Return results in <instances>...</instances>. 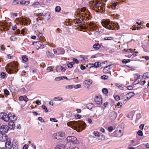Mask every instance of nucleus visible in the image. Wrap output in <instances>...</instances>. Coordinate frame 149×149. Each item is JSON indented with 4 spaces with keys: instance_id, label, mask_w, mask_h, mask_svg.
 <instances>
[{
    "instance_id": "nucleus-55",
    "label": "nucleus",
    "mask_w": 149,
    "mask_h": 149,
    "mask_svg": "<svg viewBox=\"0 0 149 149\" xmlns=\"http://www.w3.org/2000/svg\"><path fill=\"white\" fill-rule=\"evenodd\" d=\"M4 93L7 95H8L9 94V92L7 89L4 90Z\"/></svg>"
},
{
    "instance_id": "nucleus-31",
    "label": "nucleus",
    "mask_w": 149,
    "mask_h": 149,
    "mask_svg": "<svg viewBox=\"0 0 149 149\" xmlns=\"http://www.w3.org/2000/svg\"><path fill=\"white\" fill-rule=\"evenodd\" d=\"M86 107L88 109L91 110L93 107V105L92 103H89L86 104Z\"/></svg>"
},
{
    "instance_id": "nucleus-44",
    "label": "nucleus",
    "mask_w": 149,
    "mask_h": 149,
    "mask_svg": "<svg viewBox=\"0 0 149 149\" xmlns=\"http://www.w3.org/2000/svg\"><path fill=\"white\" fill-rule=\"evenodd\" d=\"M65 147L66 148H69L71 146V144L69 142H68L66 143L65 144Z\"/></svg>"
},
{
    "instance_id": "nucleus-61",
    "label": "nucleus",
    "mask_w": 149,
    "mask_h": 149,
    "mask_svg": "<svg viewBox=\"0 0 149 149\" xmlns=\"http://www.w3.org/2000/svg\"><path fill=\"white\" fill-rule=\"evenodd\" d=\"M123 53H125L126 52H130V49H125L123 50Z\"/></svg>"
},
{
    "instance_id": "nucleus-8",
    "label": "nucleus",
    "mask_w": 149,
    "mask_h": 149,
    "mask_svg": "<svg viewBox=\"0 0 149 149\" xmlns=\"http://www.w3.org/2000/svg\"><path fill=\"white\" fill-rule=\"evenodd\" d=\"M68 142H70L73 144H78L79 142L77 138L73 136H69L66 138Z\"/></svg>"
},
{
    "instance_id": "nucleus-40",
    "label": "nucleus",
    "mask_w": 149,
    "mask_h": 149,
    "mask_svg": "<svg viewBox=\"0 0 149 149\" xmlns=\"http://www.w3.org/2000/svg\"><path fill=\"white\" fill-rule=\"evenodd\" d=\"M61 8L60 6H56L55 8V11L57 12H59L61 11Z\"/></svg>"
},
{
    "instance_id": "nucleus-64",
    "label": "nucleus",
    "mask_w": 149,
    "mask_h": 149,
    "mask_svg": "<svg viewBox=\"0 0 149 149\" xmlns=\"http://www.w3.org/2000/svg\"><path fill=\"white\" fill-rule=\"evenodd\" d=\"M73 62L74 63L75 62L77 64H78L79 63V61L77 59L74 58L73 59Z\"/></svg>"
},
{
    "instance_id": "nucleus-41",
    "label": "nucleus",
    "mask_w": 149,
    "mask_h": 149,
    "mask_svg": "<svg viewBox=\"0 0 149 149\" xmlns=\"http://www.w3.org/2000/svg\"><path fill=\"white\" fill-rule=\"evenodd\" d=\"M116 86L118 87V88L121 90H123L124 89V86H123L121 85L120 86L119 84H116Z\"/></svg>"
},
{
    "instance_id": "nucleus-32",
    "label": "nucleus",
    "mask_w": 149,
    "mask_h": 149,
    "mask_svg": "<svg viewBox=\"0 0 149 149\" xmlns=\"http://www.w3.org/2000/svg\"><path fill=\"white\" fill-rule=\"evenodd\" d=\"M90 65H91V66L90 67H94L95 68H97L98 67L100 66V63L99 62H96L94 64H91Z\"/></svg>"
},
{
    "instance_id": "nucleus-10",
    "label": "nucleus",
    "mask_w": 149,
    "mask_h": 149,
    "mask_svg": "<svg viewBox=\"0 0 149 149\" xmlns=\"http://www.w3.org/2000/svg\"><path fill=\"white\" fill-rule=\"evenodd\" d=\"M8 25L6 22H1L0 23V30L3 31L8 29Z\"/></svg>"
},
{
    "instance_id": "nucleus-26",
    "label": "nucleus",
    "mask_w": 149,
    "mask_h": 149,
    "mask_svg": "<svg viewBox=\"0 0 149 149\" xmlns=\"http://www.w3.org/2000/svg\"><path fill=\"white\" fill-rule=\"evenodd\" d=\"M8 114H10V116H11V117H9V120H12L13 121L17 119V118L16 117L15 115L12 114L11 113H9Z\"/></svg>"
},
{
    "instance_id": "nucleus-63",
    "label": "nucleus",
    "mask_w": 149,
    "mask_h": 149,
    "mask_svg": "<svg viewBox=\"0 0 149 149\" xmlns=\"http://www.w3.org/2000/svg\"><path fill=\"white\" fill-rule=\"evenodd\" d=\"M108 77L106 75H103L101 77V79H107Z\"/></svg>"
},
{
    "instance_id": "nucleus-53",
    "label": "nucleus",
    "mask_w": 149,
    "mask_h": 149,
    "mask_svg": "<svg viewBox=\"0 0 149 149\" xmlns=\"http://www.w3.org/2000/svg\"><path fill=\"white\" fill-rule=\"evenodd\" d=\"M130 93H128L125 96V97L127 98V99H125V100H127L130 98V96H128V95Z\"/></svg>"
},
{
    "instance_id": "nucleus-1",
    "label": "nucleus",
    "mask_w": 149,
    "mask_h": 149,
    "mask_svg": "<svg viewBox=\"0 0 149 149\" xmlns=\"http://www.w3.org/2000/svg\"><path fill=\"white\" fill-rule=\"evenodd\" d=\"M67 125L73 129H79V132L84 129L86 127V124L84 122L80 121H70L67 123Z\"/></svg>"
},
{
    "instance_id": "nucleus-3",
    "label": "nucleus",
    "mask_w": 149,
    "mask_h": 149,
    "mask_svg": "<svg viewBox=\"0 0 149 149\" xmlns=\"http://www.w3.org/2000/svg\"><path fill=\"white\" fill-rule=\"evenodd\" d=\"M102 25L107 29L109 30H118L119 26L118 24L113 23L109 20H103L101 23Z\"/></svg>"
},
{
    "instance_id": "nucleus-25",
    "label": "nucleus",
    "mask_w": 149,
    "mask_h": 149,
    "mask_svg": "<svg viewBox=\"0 0 149 149\" xmlns=\"http://www.w3.org/2000/svg\"><path fill=\"white\" fill-rule=\"evenodd\" d=\"M107 61H105L101 63H100V67L104 68L106 67L107 66V65H109L107 64Z\"/></svg>"
},
{
    "instance_id": "nucleus-52",
    "label": "nucleus",
    "mask_w": 149,
    "mask_h": 149,
    "mask_svg": "<svg viewBox=\"0 0 149 149\" xmlns=\"http://www.w3.org/2000/svg\"><path fill=\"white\" fill-rule=\"evenodd\" d=\"M105 40H110L113 39V38L112 37H105L104 38Z\"/></svg>"
},
{
    "instance_id": "nucleus-43",
    "label": "nucleus",
    "mask_w": 149,
    "mask_h": 149,
    "mask_svg": "<svg viewBox=\"0 0 149 149\" xmlns=\"http://www.w3.org/2000/svg\"><path fill=\"white\" fill-rule=\"evenodd\" d=\"M17 39V37L15 36H12L10 37V40L13 41H15Z\"/></svg>"
},
{
    "instance_id": "nucleus-28",
    "label": "nucleus",
    "mask_w": 149,
    "mask_h": 149,
    "mask_svg": "<svg viewBox=\"0 0 149 149\" xmlns=\"http://www.w3.org/2000/svg\"><path fill=\"white\" fill-rule=\"evenodd\" d=\"M9 128L10 129H12L15 127V124L13 121L11 120L8 124Z\"/></svg>"
},
{
    "instance_id": "nucleus-62",
    "label": "nucleus",
    "mask_w": 149,
    "mask_h": 149,
    "mask_svg": "<svg viewBox=\"0 0 149 149\" xmlns=\"http://www.w3.org/2000/svg\"><path fill=\"white\" fill-rule=\"evenodd\" d=\"M22 60L25 62L27 61L28 60V58L26 56H24L22 57Z\"/></svg>"
},
{
    "instance_id": "nucleus-12",
    "label": "nucleus",
    "mask_w": 149,
    "mask_h": 149,
    "mask_svg": "<svg viewBox=\"0 0 149 149\" xmlns=\"http://www.w3.org/2000/svg\"><path fill=\"white\" fill-rule=\"evenodd\" d=\"M117 116V113L114 111L110 112L109 113V118L112 121L114 120Z\"/></svg>"
},
{
    "instance_id": "nucleus-24",
    "label": "nucleus",
    "mask_w": 149,
    "mask_h": 149,
    "mask_svg": "<svg viewBox=\"0 0 149 149\" xmlns=\"http://www.w3.org/2000/svg\"><path fill=\"white\" fill-rule=\"evenodd\" d=\"M92 80L88 79L84 81V83L85 85H88V86L92 84Z\"/></svg>"
},
{
    "instance_id": "nucleus-5",
    "label": "nucleus",
    "mask_w": 149,
    "mask_h": 149,
    "mask_svg": "<svg viewBox=\"0 0 149 149\" xmlns=\"http://www.w3.org/2000/svg\"><path fill=\"white\" fill-rule=\"evenodd\" d=\"M82 16V18L81 17L79 19H74L73 22L75 24H79L82 23L84 21V20H87L88 19V15L85 13H83Z\"/></svg>"
},
{
    "instance_id": "nucleus-46",
    "label": "nucleus",
    "mask_w": 149,
    "mask_h": 149,
    "mask_svg": "<svg viewBox=\"0 0 149 149\" xmlns=\"http://www.w3.org/2000/svg\"><path fill=\"white\" fill-rule=\"evenodd\" d=\"M58 51H60L61 52L58 54H63L64 53L65 51L64 49L63 48H60L58 49Z\"/></svg>"
},
{
    "instance_id": "nucleus-30",
    "label": "nucleus",
    "mask_w": 149,
    "mask_h": 149,
    "mask_svg": "<svg viewBox=\"0 0 149 149\" xmlns=\"http://www.w3.org/2000/svg\"><path fill=\"white\" fill-rule=\"evenodd\" d=\"M46 54L47 57L48 58H51L54 56V54L48 51L47 52Z\"/></svg>"
},
{
    "instance_id": "nucleus-60",
    "label": "nucleus",
    "mask_w": 149,
    "mask_h": 149,
    "mask_svg": "<svg viewBox=\"0 0 149 149\" xmlns=\"http://www.w3.org/2000/svg\"><path fill=\"white\" fill-rule=\"evenodd\" d=\"M78 27H79L80 29H86V26H83L81 25H78Z\"/></svg>"
},
{
    "instance_id": "nucleus-33",
    "label": "nucleus",
    "mask_w": 149,
    "mask_h": 149,
    "mask_svg": "<svg viewBox=\"0 0 149 149\" xmlns=\"http://www.w3.org/2000/svg\"><path fill=\"white\" fill-rule=\"evenodd\" d=\"M54 100L55 101H60L63 100V98L61 97L58 96L55 97L54 99Z\"/></svg>"
},
{
    "instance_id": "nucleus-17",
    "label": "nucleus",
    "mask_w": 149,
    "mask_h": 149,
    "mask_svg": "<svg viewBox=\"0 0 149 149\" xmlns=\"http://www.w3.org/2000/svg\"><path fill=\"white\" fill-rule=\"evenodd\" d=\"M12 143L10 140L7 139L5 143V149H11L12 148Z\"/></svg>"
},
{
    "instance_id": "nucleus-42",
    "label": "nucleus",
    "mask_w": 149,
    "mask_h": 149,
    "mask_svg": "<svg viewBox=\"0 0 149 149\" xmlns=\"http://www.w3.org/2000/svg\"><path fill=\"white\" fill-rule=\"evenodd\" d=\"M130 59H124L122 60V62L123 63L125 64L127 63L130 62Z\"/></svg>"
},
{
    "instance_id": "nucleus-19",
    "label": "nucleus",
    "mask_w": 149,
    "mask_h": 149,
    "mask_svg": "<svg viewBox=\"0 0 149 149\" xmlns=\"http://www.w3.org/2000/svg\"><path fill=\"white\" fill-rule=\"evenodd\" d=\"M20 23L22 25H27L29 22V20L27 18H22L20 19Z\"/></svg>"
},
{
    "instance_id": "nucleus-50",
    "label": "nucleus",
    "mask_w": 149,
    "mask_h": 149,
    "mask_svg": "<svg viewBox=\"0 0 149 149\" xmlns=\"http://www.w3.org/2000/svg\"><path fill=\"white\" fill-rule=\"evenodd\" d=\"M42 108L43 109L45 110V112L47 113L48 112V110L47 108L44 105H42Z\"/></svg>"
},
{
    "instance_id": "nucleus-27",
    "label": "nucleus",
    "mask_w": 149,
    "mask_h": 149,
    "mask_svg": "<svg viewBox=\"0 0 149 149\" xmlns=\"http://www.w3.org/2000/svg\"><path fill=\"white\" fill-rule=\"evenodd\" d=\"M89 26L90 28L93 30H95L96 29V26L92 23H90L89 24Z\"/></svg>"
},
{
    "instance_id": "nucleus-9",
    "label": "nucleus",
    "mask_w": 149,
    "mask_h": 149,
    "mask_svg": "<svg viewBox=\"0 0 149 149\" xmlns=\"http://www.w3.org/2000/svg\"><path fill=\"white\" fill-rule=\"evenodd\" d=\"M133 76L135 79V81L133 82L134 84L139 83V82L141 81L142 79V78L138 74H134Z\"/></svg>"
},
{
    "instance_id": "nucleus-29",
    "label": "nucleus",
    "mask_w": 149,
    "mask_h": 149,
    "mask_svg": "<svg viewBox=\"0 0 149 149\" xmlns=\"http://www.w3.org/2000/svg\"><path fill=\"white\" fill-rule=\"evenodd\" d=\"M141 114L138 113L136 115V117L135 122L136 123H139L141 121L139 119L141 118Z\"/></svg>"
},
{
    "instance_id": "nucleus-7",
    "label": "nucleus",
    "mask_w": 149,
    "mask_h": 149,
    "mask_svg": "<svg viewBox=\"0 0 149 149\" xmlns=\"http://www.w3.org/2000/svg\"><path fill=\"white\" fill-rule=\"evenodd\" d=\"M65 136V133L63 132H60L54 134V138L57 139H61L63 138Z\"/></svg>"
},
{
    "instance_id": "nucleus-20",
    "label": "nucleus",
    "mask_w": 149,
    "mask_h": 149,
    "mask_svg": "<svg viewBox=\"0 0 149 149\" xmlns=\"http://www.w3.org/2000/svg\"><path fill=\"white\" fill-rule=\"evenodd\" d=\"M17 141L16 140H14L12 142V147L13 149H18Z\"/></svg>"
},
{
    "instance_id": "nucleus-51",
    "label": "nucleus",
    "mask_w": 149,
    "mask_h": 149,
    "mask_svg": "<svg viewBox=\"0 0 149 149\" xmlns=\"http://www.w3.org/2000/svg\"><path fill=\"white\" fill-rule=\"evenodd\" d=\"M117 6L116 3H112L111 5V7L113 8H115Z\"/></svg>"
},
{
    "instance_id": "nucleus-14",
    "label": "nucleus",
    "mask_w": 149,
    "mask_h": 149,
    "mask_svg": "<svg viewBox=\"0 0 149 149\" xmlns=\"http://www.w3.org/2000/svg\"><path fill=\"white\" fill-rule=\"evenodd\" d=\"M8 127L7 125H2L0 127V132L2 133H6L8 131Z\"/></svg>"
},
{
    "instance_id": "nucleus-47",
    "label": "nucleus",
    "mask_w": 149,
    "mask_h": 149,
    "mask_svg": "<svg viewBox=\"0 0 149 149\" xmlns=\"http://www.w3.org/2000/svg\"><path fill=\"white\" fill-rule=\"evenodd\" d=\"M65 88L66 89H71L73 88V86L71 85H67L65 86Z\"/></svg>"
},
{
    "instance_id": "nucleus-15",
    "label": "nucleus",
    "mask_w": 149,
    "mask_h": 149,
    "mask_svg": "<svg viewBox=\"0 0 149 149\" xmlns=\"http://www.w3.org/2000/svg\"><path fill=\"white\" fill-rule=\"evenodd\" d=\"M94 100L96 103L98 104L102 103V100L100 95L96 96L94 98Z\"/></svg>"
},
{
    "instance_id": "nucleus-11",
    "label": "nucleus",
    "mask_w": 149,
    "mask_h": 149,
    "mask_svg": "<svg viewBox=\"0 0 149 149\" xmlns=\"http://www.w3.org/2000/svg\"><path fill=\"white\" fill-rule=\"evenodd\" d=\"M65 142L63 141H61L58 143L54 149H65Z\"/></svg>"
},
{
    "instance_id": "nucleus-4",
    "label": "nucleus",
    "mask_w": 149,
    "mask_h": 149,
    "mask_svg": "<svg viewBox=\"0 0 149 149\" xmlns=\"http://www.w3.org/2000/svg\"><path fill=\"white\" fill-rule=\"evenodd\" d=\"M18 65L16 62H13L7 65L6 67L7 72L10 74L16 73L18 70Z\"/></svg>"
},
{
    "instance_id": "nucleus-39",
    "label": "nucleus",
    "mask_w": 149,
    "mask_h": 149,
    "mask_svg": "<svg viewBox=\"0 0 149 149\" xmlns=\"http://www.w3.org/2000/svg\"><path fill=\"white\" fill-rule=\"evenodd\" d=\"M39 5H40V3L39 2H36L33 3L32 4L31 6L33 7H37V6H39Z\"/></svg>"
},
{
    "instance_id": "nucleus-35",
    "label": "nucleus",
    "mask_w": 149,
    "mask_h": 149,
    "mask_svg": "<svg viewBox=\"0 0 149 149\" xmlns=\"http://www.w3.org/2000/svg\"><path fill=\"white\" fill-rule=\"evenodd\" d=\"M29 3V1H25L24 0H22L20 2V3L21 5L28 4Z\"/></svg>"
},
{
    "instance_id": "nucleus-34",
    "label": "nucleus",
    "mask_w": 149,
    "mask_h": 149,
    "mask_svg": "<svg viewBox=\"0 0 149 149\" xmlns=\"http://www.w3.org/2000/svg\"><path fill=\"white\" fill-rule=\"evenodd\" d=\"M138 53L136 52H134V50L131 49V57L132 56V58L137 56V54Z\"/></svg>"
},
{
    "instance_id": "nucleus-13",
    "label": "nucleus",
    "mask_w": 149,
    "mask_h": 149,
    "mask_svg": "<svg viewBox=\"0 0 149 149\" xmlns=\"http://www.w3.org/2000/svg\"><path fill=\"white\" fill-rule=\"evenodd\" d=\"M50 13H46L42 17L43 19L45 21L50 22L51 21Z\"/></svg>"
},
{
    "instance_id": "nucleus-58",
    "label": "nucleus",
    "mask_w": 149,
    "mask_h": 149,
    "mask_svg": "<svg viewBox=\"0 0 149 149\" xmlns=\"http://www.w3.org/2000/svg\"><path fill=\"white\" fill-rule=\"evenodd\" d=\"M81 85L80 84H77L75 86H73V88L75 89H77L80 88L81 87Z\"/></svg>"
},
{
    "instance_id": "nucleus-2",
    "label": "nucleus",
    "mask_w": 149,
    "mask_h": 149,
    "mask_svg": "<svg viewBox=\"0 0 149 149\" xmlns=\"http://www.w3.org/2000/svg\"><path fill=\"white\" fill-rule=\"evenodd\" d=\"M90 4H92L94 10L97 13L100 12L101 10L104 11L105 10V4L102 3L97 0L91 1Z\"/></svg>"
},
{
    "instance_id": "nucleus-59",
    "label": "nucleus",
    "mask_w": 149,
    "mask_h": 149,
    "mask_svg": "<svg viewBox=\"0 0 149 149\" xmlns=\"http://www.w3.org/2000/svg\"><path fill=\"white\" fill-rule=\"evenodd\" d=\"M5 75H6V74H5V73H4L3 72H2L1 73V77L2 78H4L5 77Z\"/></svg>"
},
{
    "instance_id": "nucleus-48",
    "label": "nucleus",
    "mask_w": 149,
    "mask_h": 149,
    "mask_svg": "<svg viewBox=\"0 0 149 149\" xmlns=\"http://www.w3.org/2000/svg\"><path fill=\"white\" fill-rule=\"evenodd\" d=\"M12 3L13 5H16L19 3V2L18 1V0H14L12 1Z\"/></svg>"
},
{
    "instance_id": "nucleus-6",
    "label": "nucleus",
    "mask_w": 149,
    "mask_h": 149,
    "mask_svg": "<svg viewBox=\"0 0 149 149\" xmlns=\"http://www.w3.org/2000/svg\"><path fill=\"white\" fill-rule=\"evenodd\" d=\"M10 114L8 115L5 113H0V118L6 122H8L9 120V117H11Z\"/></svg>"
},
{
    "instance_id": "nucleus-49",
    "label": "nucleus",
    "mask_w": 149,
    "mask_h": 149,
    "mask_svg": "<svg viewBox=\"0 0 149 149\" xmlns=\"http://www.w3.org/2000/svg\"><path fill=\"white\" fill-rule=\"evenodd\" d=\"M50 120L51 121L54 122H58V120L54 118H50Z\"/></svg>"
},
{
    "instance_id": "nucleus-23",
    "label": "nucleus",
    "mask_w": 149,
    "mask_h": 149,
    "mask_svg": "<svg viewBox=\"0 0 149 149\" xmlns=\"http://www.w3.org/2000/svg\"><path fill=\"white\" fill-rule=\"evenodd\" d=\"M4 135L5 136L3 137V135L2 134V133H0V141H3L7 140V138L6 137L7 136L6 135Z\"/></svg>"
},
{
    "instance_id": "nucleus-37",
    "label": "nucleus",
    "mask_w": 149,
    "mask_h": 149,
    "mask_svg": "<svg viewBox=\"0 0 149 149\" xmlns=\"http://www.w3.org/2000/svg\"><path fill=\"white\" fill-rule=\"evenodd\" d=\"M74 64V62H71L68 63L67 64L68 67V68H71L72 67L73 65Z\"/></svg>"
},
{
    "instance_id": "nucleus-21",
    "label": "nucleus",
    "mask_w": 149,
    "mask_h": 149,
    "mask_svg": "<svg viewBox=\"0 0 149 149\" xmlns=\"http://www.w3.org/2000/svg\"><path fill=\"white\" fill-rule=\"evenodd\" d=\"M111 65H107V66L104 68L103 70V72L104 73H108L109 72V70L110 69V66Z\"/></svg>"
},
{
    "instance_id": "nucleus-56",
    "label": "nucleus",
    "mask_w": 149,
    "mask_h": 149,
    "mask_svg": "<svg viewBox=\"0 0 149 149\" xmlns=\"http://www.w3.org/2000/svg\"><path fill=\"white\" fill-rule=\"evenodd\" d=\"M52 67H49L47 69V71L49 72H50L52 71L53 68Z\"/></svg>"
},
{
    "instance_id": "nucleus-57",
    "label": "nucleus",
    "mask_w": 149,
    "mask_h": 149,
    "mask_svg": "<svg viewBox=\"0 0 149 149\" xmlns=\"http://www.w3.org/2000/svg\"><path fill=\"white\" fill-rule=\"evenodd\" d=\"M94 135L95 136L98 137L99 136V133L97 131L94 132Z\"/></svg>"
},
{
    "instance_id": "nucleus-38",
    "label": "nucleus",
    "mask_w": 149,
    "mask_h": 149,
    "mask_svg": "<svg viewBox=\"0 0 149 149\" xmlns=\"http://www.w3.org/2000/svg\"><path fill=\"white\" fill-rule=\"evenodd\" d=\"M100 47V46L98 44H95L93 46V47L97 49H99Z\"/></svg>"
},
{
    "instance_id": "nucleus-45",
    "label": "nucleus",
    "mask_w": 149,
    "mask_h": 149,
    "mask_svg": "<svg viewBox=\"0 0 149 149\" xmlns=\"http://www.w3.org/2000/svg\"><path fill=\"white\" fill-rule=\"evenodd\" d=\"M102 91L103 93L105 94H107L108 92L107 89L105 88H103L102 89Z\"/></svg>"
},
{
    "instance_id": "nucleus-54",
    "label": "nucleus",
    "mask_w": 149,
    "mask_h": 149,
    "mask_svg": "<svg viewBox=\"0 0 149 149\" xmlns=\"http://www.w3.org/2000/svg\"><path fill=\"white\" fill-rule=\"evenodd\" d=\"M138 135L139 136H142L143 135V133L142 131L139 130L137 132Z\"/></svg>"
},
{
    "instance_id": "nucleus-22",
    "label": "nucleus",
    "mask_w": 149,
    "mask_h": 149,
    "mask_svg": "<svg viewBox=\"0 0 149 149\" xmlns=\"http://www.w3.org/2000/svg\"><path fill=\"white\" fill-rule=\"evenodd\" d=\"M19 100L20 101H24L25 102H27L28 100V98L26 96H21L19 97Z\"/></svg>"
},
{
    "instance_id": "nucleus-16",
    "label": "nucleus",
    "mask_w": 149,
    "mask_h": 149,
    "mask_svg": "<svg viewBox=\"0 0 149 149\" xmlns=\"http://www.w3.org/2000/svg\"><path fill=\"white\" fill-rule=\"evenodd\" d=\"M115 136L118 137H121L123 134V132L122 130H119L116 131L114 132Z\"/></svg>"
},
{
    "instance_id": "nucleus-36",
    "label": "nucleus",
    "mask_w": 149,
    "mask_h": 149,
    "mask_svg": "<svg viewBox=\"0 0 149 149\" xmlns=\"http://www.w3.org/2000/svg\"><path fill=\"white\" fill-rule=\"evenodd\" d=\"M142 78L146 79L149 77V72H146L144 73L142 77H141Z\"/></svg>"
},
{
    "instance_id": "nucleus-18",
    "label": "nucleus",
    "mask_w": 149,
    "mask_h": 149,
    "mask_svg": "<svg viewBox=\"0 0 149 149\" xmlns=\"http://www.w3.org/2000/svg\"><path fill=\"white\" fill-rule=\"evenodd\" d=\"M42 44V43L40 41L35 42L33 43V45L35 46L37 49H39Z\"/></svg>"
}]
</instances>
